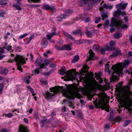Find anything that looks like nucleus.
Wrapping results in <instances>:
<instances>
[{
  "mask_svg": "<svg viewBox=\"0 0 132 132\" xmlns=\"http://www.w3.org/2000/svg\"><path fill=\"white\" fill-rule=\"evenodd\" d=\"M101 16L103 18V20L104 19L107 18L108 17V15L106 13H102L101 14Z\"/></svg>",
  "mask_w": 132,
  "mask_h": 132,
  "instance_id": "72a5a7b5",
  "label": "nucleus"
},
{
  "mask_svg": "<svg viewBox=\"0 0 132 132\" xmlns=\"http://www.w3.org/2000/svg\"><path fill=\"white\" fill-rule=\"evenodd\" d=\"M19 132H29L27 127L23 125L19 126Z\"/></svg>",
  "mask_w": 132,
  "mask_h": 132,
  "instance_id": "4468645a",
  "label": "nucleus"
},
{
  "mask_svg": "<svg viewBox=\"0 0 132 132\" xmlns=\"http://www.w3.org/2000/svg\"><path fill=\"white\" fill-rule=\"evenodd\" d=\"M120 51L118 50L117 51L113 52L112 54H111L110 56V58H113L117 56L118 55L120 54Z\"/></svg>",
  "mask_w": 132,
  "mask_h": 132,
  "instance_id": "6ab92c4d",
  "label": "nucleus"
},
{
  "mask_svg": "<svg viewBox=\"0 0 132 132\" xmlns=\"http://www.w3.org/2000/svg\"><path fill=\"white\" fill-rule=\"evenodd\" d=\"M46 37H47V38H48V40H49V41L50 42H51L52 43H55L53 39H51V38L52 37H50V36L48 37V36L47 35H46Z\"/></svg>",
  "mask_w": 132,
  "mask_h": 132,
  "instance_id": "58836bf2",
  "label": "nucleus"
},
{
  "mask_svg": "<svg viewBox=\"0 0 132 132\" xmlns=\"http://www.w3.org/2000/svg\"><path fill=\"white\" fill-rule=\"evenodd\" d=\"M5 56V55H3L2 54H0V60L2 59Z\"/></svg>",
  "mask_w": 132,
  "mask_h": 132,
  "instance_id": "052dcab7",
  "label": "nucleus"
},
{
  "mask_svg": "<svg viewBox=\"0 0 132 132\" xmlns=\"http://www.w3.org/2000/svg\"><path fill=\"white\" fill-rule=\"evenodd\" d=\"M90 2V0H80L79 5L81 6H83L85 4H89Z\"/></svg>",
  "mask_w": 132,
  "mask_h": 132,
  "instance_id": "a211bd4d",
  "label": "nucleus"
},
{
  "mask_svg": "<svg viewBox=\"0 0 132 132\" xmlns=\"http://www.w3.org/2000/svg\"><path fill=\"white\" fill-rule=\"evenodd\" d=\"M4 53V51L3 50V48L2 47H0V54H2Z\"/></svg>",
  "mask_w": 132,
  "mask_h": 132,
  "instance_id": "603ef678",
  "label": "nucleus"
},
{
  "mask_svg": "<svg viewBox=\"0 0 132 132\" xmlns=\"http://www.w3.org/2000/svg\"><path fill=\"white\" fill-rule=\"evenodd\" d=\"M89 55L87 56V59L86 60V61H87L91 60H95L96 59V56L95 55V54L92 50H89Z\"/></svg>",
  "mask_w": 132,
  "mask_h": 132,
  "instance_id": "9b49d317",
  "label": "nucleus"
},
{
  "mask_svg": "<svg viewBox=\"0 0 132 132\" xmlns=\"http://www.w3.org/2000/svg\"><path fill=\"white\" fill-rule=\"evenodd\" d=\"M109 21L108 20H106V21L105 23H104V25L106 27L108 26L109 24Z\"/></svg>",
  "mask_w": 132,
  "mask_h": 132,
  "instance_id": "13d9d810",
  "label": "nucleus"
},
{
  "mask_svg": "<svg viewBox=\"0 0 132 132\" xmlns=\"http://www.w3.org/2000/svg\"><path fill=\"white\" fill-rule=\"evenodd\" d=\"M63 47H64V50H67L68 51H70L71 50V47L70 46L68 45H65L64 46H63Z\"/></svg>",
  "mask_w": 132,
  "mask_h": 132,
  "instance_id": "a878e982",
  "label": "nucleus"
},
{
  "mask_svg": "<svg viewBox=\"0 0 132 132\" xmlns=\"http://www.w3.org/2000/svg\"><path fill=\"white\" fill-rule=\"evenodd\" d=\"M97 84L96 82H94L91 84L89 87V89L91 91H93L97 89Z\"/></svg>",
  "mask_w": 132,
  "mask_h": 132,
  "instance_id": "dca6fc26",
  "label": "nucleus"
},
{
  "mask_svg": "<svg viewBox=\"0 0 132 132\" xmlns=\"http://www.w3.org/2000/svg\"><path fill=\"white\" fill-rule=\"evenodd\" d=\"M14 60L16 63L17 69L22 72V67L23 66H22V65L23 64L26 63L25 60H27V59L22 56L17 55L15 58Z\"/></svg>",
  "mask_w": 132,
  "mask_h": 132,
  "instance_id": "20e7f679",
  "label": "nucleus"
},
{
  "mask_svg": "<svg viewBox=\"0 0 132 132\" xmlns=\"http://www.w3.org/2000/svg\"><path fill=\"white\" fill-rule=\"evenodd\" d=\"M105 71L106 72H108L109 74H110L111 73H112V75L111 76L110 79L111 81H114L116 80H118V78L117 76L115 75H117V74L115 72H113L112 70V67L111 68V70L109 69L110 67V65L108 64H106L105 66Z\"/></svg>",
  "mask_w": 132,
  "mask_h": 132,
  "instance_id": "423d86ee",
  "label": "nucleus"
},
{
  "mask_svg": "<svg viewBox=\"0 0 132 132\" xmlns=\"http://www.w3.org/2000/svg\"><path fill=\"white\" fill-rule=\"evenodd\" d=\"M63 34L66 37L70 39L73 41H75V44H80V40H75V39L74 37H72L68 33L66 32H63Z\"/></svg>",
  "mask_w": 132,
  "mask_h": 132,
  "instance_id": "f8f14e48",
  "label": "nucleus"
},
{
  "mask_svg": "<svg viewBox=\"0 0 132 132\" xmlns=\"http://www.w3.org/2000/svg\"><path fill=\"white\" fill-rule=\"evenodd\" d=\"M58 34V33H57L56 32H54L50 34L49 35H46L48 36V37L50 36L51 37H52L53 36L57 35Z\"/></svg>",
  "mask_w": 132,
  "mask_h": 132,
  "instance_id": "473e14b6",
  "label": "nucleus"
},
{
  "mask_svg": "<svg viewBox=\"0 0 132 132\" xmlns=\"http://www.w3.org/2000/svg\"><path fill=\"white\" fill-rule=\"evenodd\" d=\"M67 102L69 103V106L70 107H72L73 109H74L75 107L73 106V104L71 103L70 102L69 100H63V102Z\"/></svg>",
  "mask_w": 132,
  "mask_h": 132,
  "instance_id": "cd10ccee",
  "label": "nucleus"
},
{
  "mask_svg": "<svg viewBox=\"0 0 132 132\" xmlns=\"http://www.w3.org/2000/svg\"><path fill=\"white\" fill-rule=\"evenodd\" d=\"M88 68V66L87 65H84L81 71V73H83L87 72V69Z\"/></svg>",
  "mask_w": 132,
  "mask_h": 132,
  "instance_id": "393cba45",
  "label": "nucleus"
},
{
  "mask_svg": "<svg viewBox=\"0 0 132 132\" xmlns=\"http://www.w3.org/2000/svg\"><path fill=\"white\" fill-rule=\"evenodd\" d=\"M110 126V124L109 123H107L105 125V128L108 129L109 128Z\"/></svg>",
  "mask_w": 132,
  "mask_h": 132,
  "instance_id": "338daca9",
  "label": "nucleus"
},
{
  "mask_svg": "<svg viewBox=\"0 0 132 132\" xmlns=\"http://www.w3.org/2000/svg\"><path fill=\"white\" fill-rule=\"evenodd\" d=\"M31 78V76L29 75H27L23 78V80L26 83L28 84L30 83V80L29 79Z\"/></svg>",
  "mask_w": 132,
  "mask_h": 132,
  "instance_id": "aec40b11",
  "label": "nucleus"
},
{
  "mask_svg": "<svg viewBox=\"0 0 132 132\" xmlns=\"http://www.w3.org/2000/svg\"><path fill=\"white\" fill-rule=\"evenodd\" d=\"M24 121L25 123H28V119L27 118H24Z\"/></svg>",
  "mask_w": 132,
  "mask_h": 132,
  "instance_id": "0e129e2a",
  "label": "nucleus"
},
{
  "mask_svg": "<svg viewBox=\"0 0 132 132\" xmlns=\"http://www.w3.org/2000/svg\"><path fill=\"white\" fill-rule=\"evenodd\" d=\"M105 48H102L101 49H100V51L101 53L102 54H105Z\"/></svg>",
  "mask_w": 132,
  "mask_h": 132,
  "instance_id": "37998d69",
  "label": "nucleus"
},
{
  "mask_svg": "<svg viewBox=\"0 0 132 132\" xmlns=\"http://www.w3.org/2000/svg\"><path fill=\"white\" fill-rule=\"evenodd\" d=\"M109 44L110 46L112 47L114 46L115 45V44L113 41H112L110 42Z\"/></svg>",
  "mask_w": 132,
  "mask_h": 132,
  "instance_id": "c03bdc74",
  "label": "nucleus"
},
{
  "mask_svg": "<svg viewBox=\"0 0 132 132\" xmlns=\"http://www.w3.org/2000/svg\"><path fill=\"white\" fill-rule=\"evenodd\" d=\"M1 132H8V130L5 129V128H4V129H2L1 130Z\"/></svg>",
  "mask_w": 132,
  "mask_h": 132,
  "instance_id": "e2e57ef3",
  "label": "nucleus"
},
{
  "mask_svg": "<svg viewBox=\"0 0 132 132\" xmlns=\"http://www.w3.org/2000/svg\"><path fill=\"white\" fill-rule=\"evenodd\" d=\"M18 1L15 4H16V5H21V4L20 3L21 0H17Z\"/></svg>",
  "mask_w": 132,
  "mask_h": 132,
  "instance_id": "69168bd1",
  "label": "nucleus"
},
{
  "mask_svg": "<svg viewBox=\"0 0 132 132\" xmlns=\"http://www.w3.org/2000/svg\"><path fill=\"white\" fill-rule=\"evenodd\" d=\"M39 72V71L38 69L34 70L32 71V75L38 74Z\"/></svg>",
  "mask_w": 132,
  "mask_h": 132,
  "instance_id": "4c0bfd02",
  "label": "nucleus"
},
{
  "mask_svg": "<svg viewBox=\"0 0 132 132\" xmlns=\"http://www.w3.org/2000/svg\"><path fill=\"white\" fill-rule=\"evenodd\" d=\"M45 64L46 66H47L50 62V61L47 60H44Z\"/></svg>",
  "mask_w": 132,
  "mask_h": 132,
  "instance_id": "79ce46f5",
  "label": "nucleus"
},
{
  "mask_svg": "<svg viewBox=\"0 0 132 132\" xmlns=\"http://www.w3.org/2000/svg\"><path fill=\"white\" fill-rule=\"evenodd\" d=\"M11 46L9 45L7 46L6 47V49L7 50V51H9L11 49Z\"/></svg>",
  "mask_w": 132,
  "mask_h": 132,
  "instance_id": "4d7b16f0",
  "label": "nucleus"
},
{
  "mask_svg": "<svg viewBox=\"0 0 132 132\" xmlns=\"http://www.w3.org/2000/svg\"><path fill=\"white\" fill-rule=\"evenodd\" d=\"M8 70L7 69L4 68L2 69L1 71V74L3 75H6L8 73Z\"/></svg>",
  "mask_w": 132,
  "mask_h": 132,
  "instance_id": "4be33fe9",
  "label": "nucleus"
},
{
  "mask_svg": "<svg viewBox=\"0 0 132 132\" xmlns=\"http://www.w3.org/2000/svg\"><path fill=\"white\" fill-rule=\"evenodd\" d=\"M129 60H126L123 62L118 63L115 65H113L112 67V71L116 72L118 76L122 75L123 74L122 72L123 68L129 65Z\"/></svg>",
  "mask_w": 132,
  "mask_h": 132,
  "instance_id": "f03ea898",
  "label": "nucleus"
},
{
  "mask_svg": "<svg viewBox=\"0 0 132 132\" xmlns=\"http://www.w3.org/2000/svg\"><path fill=\"white\" fill-rule=\"evenodd\" d=\"M73 12L72 9H68L66 10L64 14H61L57 17V20L59 22L62 21L63 19L66 18V16L71 15Z\"/></svg>",
  "mask_w": 132,
  "mask_h": 132,
  "instance_id": "0eeeda50",
  "label": "nucleus"
},
{
  "mask_svg": "<svg viewBox=\"0 0 132 132\" xmlns=\"http://www.w3.org/2000/svg\"><path fill=\"white\" fill-rule=\"evenodd\" d=\"M128 5V3H125L123 4L122 2L120 3L119 4H117L116 6V7L118 10H125L126 8Z\"/></svg>",
  "mask_w": 132,
  "mask_h": 132,
  "instance_id": "ddd939ff",
  "label": "nucleus"
},
{
  "mask_svg": "<svg viewBox=\"0 0 132 132\" xmlns=\"http://www.w3.org/2000/svg\"><path fill=\"white\" fill-rule=\"evenodd\" d=\"M65 67H62L59 71V73L61 75H63L65 74L66 78L70 80H73L76 79V75L78 74V73L76 72V69H72L66 72L65 71Z\"/></svg>",
  "mask_w": 132,
  "mask_h": 132,
  "instance_id": "7ed1b4c3",
  "label": "nucleus"
},
{
  "mask_svg": "<svg viewBox=\"0 0 132 132\" xmlns=\"http://www.w3.org/2000/svg\"><path fill=\"white\" fill-rule=\"evenodd\" d=\"M79 59V57L78 55H76L74 57V59L72 60V62L73 63L77 62Z\"/></svg>",
  "mask_w": 132,
  "mask_h": 132,
  "instance_id": "c85d7f7f",
  "label": "nucleus"
},
{
  "mask_svg": "<svg viewBox=\"0 0 132 132\" xmlns=\"http://www.w3.org/2000/svg\"><path fill=\"white\" fill-rule=\"evenodd\" d=\"M128 16H125L124 17V19L125 20V22H127L128 20Z\"/></svg>",
  "mask_w": 132,
  "mask_h": 132,
  "instance_id": "6e6d98bb",
  "label": "nucleus"
},
{
  "mask_svg": "<svg viewBox=\"0 0 132 132\" xmlns=\"http://www.w3.org/2000/svg\"><path fill=\"white\" fill-rule=\"evenodd\" d=\"M100 47L97 44H95L94 45L92 49L94 51L98 52L100 51Z\"/></svg>",
  "mask_w": 132,
  "mask_h": 132,
  "instance_id": "412c9836",
  "label": "nucleus"
},
{
  "mask_svg": "<svg viewBox=\"0 0 132 132\" xmlns=\"http://www.w3.org/2000/svg\"><path fill=\"white\" fill-rule=\"evenodd\" d=\"M122 28L123 29H126L128 27V25L124 24L123 25L122 27Z\"/></svg>",
  "mask_w": 132,
  "mask_h": 132,
  "instance_id": "5fc2aeb1",
  "label": "nucleus"
},
{
  "mask_svg": "<svg viewBox=\"0 0 132 132\" xmlns=\"http://www.w3.org/2000/svg\"><path fill=\"white\" fill-rule=\"evenodd\" d=\"M47 119H45L42 120L41 121V122L40 123L41 125H42L43 126H44L45 123V122H46L47 121Z\"/></svg>",
  "mask_w": 132,
  "mask_h": 132,
  "instance_id": "ea45409f",
  "label": "nucleus"
},
{
  "mask_svg": "<svg viewBox=\"0 0 132 132\" xmlns=\"http://www.w3.org/2000/svg\"><path fill=\"white\" fill-rule=\"evenodd\" d=\"M41 82L43 84L47 85V82L46 80H41Z\"/></svg>",
  "mask_w": 132,
  "mask_h": 132,
  "instance_id": "3c124183",
  "label": "nucleus"
},
{
  "mask_svg": "<svg viewBox=\"0 0 132 132\" xmlns=\"http://www.w3.org/2000/svg\"><path fill=\"white\" fill-rule=\"evenodd\" d=\"M27 6L31 7H32L34 8H36L35 5L33 4L28 5Z\"/></svg>",
  "mask_w": 132,
  "mask_h": 132,
  "instance_id": "680f3d73",
  "label": "nucleus"
},
{
  "mask_svg": "<svg viewBox=\"0 0 132 132\" xmlns=\"http://www.w3.org/2000/svg\"><path fill=\"white\" fill-rule=\"evenodd\" d=\"M42 61L41 59L39 58L37 59L35 62V64L36 66L39 68H43L45 69L46 66H45L44 64H41Z\"/></svg>",
  "mask_w": 132,
  "mask_h": 132,
  "instance_id": "9d476101",
  "label": "nucleus"
},
{
  "mask_svg": "<svg viewBox=\"0 0 132 132\" xmlns=\"http://www.w3.org/2000/svg\"><path fill=\"white\" fill-rule=\"evenodd\" d=\"M108 96L106 95H103L101 97V101L103 102L101 104V108L103 110L105 109H109L110 107L106 103L103 104V103L108 98Z\"/></svg>",
  "mask_w": 132,
  "mask_h": 132,
  "instance_id": "6e6552de",
  "label": "nucleus"
},
{
  "mask_svg": "<svg viewBox=\"0 0 132 132\" xmlns=\"http://www.w3.org/2000/svg\"><path fill=\"white\" fill-rule=\"evenodd\" d=\"M56 65L55 62L51 63L50 65V67L51 68H54L56 66Z\"/></svg>",
  "mask_w": 132,
  "mask_h": 132,
  "instance_id": "49530a36",
  "label": "nucleus"
},
{
  "mask_svg": "<svg viewBox=\"0 0 132 132\" xmlns=\"http://www.w3.org/2000/svg\"><path fill=\"white\" fill-rule=\"evenodd\" d=\"M42 7L43 8V9L46 10H50L52 12L54 11V8L53 7L50 6L48 5L45 4L43 5Z\"/></svg>",
  "mask_w": 132,
  "mask_h": 132,
  "instance_id": "2eb2a0df",
  "label": "nucleus"
},
{
  "mask_svg": "<svg viewBox=\"0 0 132 132\" xmlns=\"http://www.w3.org/2000/svg\"><path fill=\"white\" fill-rule=\"evenodd\" d=\"M129 38L130 42L132 44V35L129 36Z\"/></svg>",
  "mask_w": 132,
  "mask_h": 132,
  "instance_id": "774afa93",
  "label": "nucleus"
},
{
  "mask_svg": "<svg viewBox=\"0 0 132 132\" xmlns=\"http://www.w3.org/2000/svg\"><path fill=\"white\" fill-rule=\"evenodd\" d=\"M4 87V86L3 84H2L1 86L0 87V94H1L2 92L3 89Z\"/></svg>",
  "mask_w": 132,
  "mask_h": 132,
  "instance_id": "8fccbe9b",
  "label": "nucleus"
},
{
  "mask_svg": "<svg viewBox=\"0 0 132 132\" xmlns=\"http://www.w3.org/2000/svg\"><path fill=\"white\" fill-rule=\"evenodd\" d=\"M29 2H34L38 3L41 1L40 0H28Z\"/></svg>",
  "mask_w": 132,
  "mask_h": 132,
  "instance_id": "a18cd8bd",
  "label": "nucleus"
},
{
  "mask_svg": "<svg viewBox=\"0 0 132 132\" xmlns=\"http://www.w3.org/2000/svg\"><path fill=\"white\" fill-rule=\"evenodd\" d=\"M111 23L110 26L111 27L110 29V31L111 32H114L115 31L116 28L113 27H118L122 24L123 21L120 18L116 19L113 18L111 21Z\"/></svg>",
  "mask_w": 132,
  "mask_h": 132,
  "instance_id": "39448f33",
  "label": "nucleus"
},
{
  "mask_svg": "<svg viewBox=\"0 0 132 132\" xmlns=\"http://www.w3.org/2000/svg\"><path fill=\"white\" fill-rule=\"evenodd\" d=\"M79 40L80 44L83 43H86L88 41L87 40H84V39H79Z\"/></svg>",
  "mask_w": 132,
  "mask_h": 132,
  "instance_id": "c9c22d12",
  "label": "nucleus"
},
{
  "mask_svg": "<svg viewBox=\"0 0 132 132\" xmlns=\"http://www.w3.org/2000/svg\"><path fill=\"white\" fill-rule=\"evenodd\" d=\"M51 92L53 93H51L47 91L44 94V96L47 100L53 98L54 94H56L59 92L62 93L63 96L66 97L68 99L72 100L75 97L79 98L80 96V94L78 92H72L70 89L65 87L63 88V87H56V88L52 87L50 88Z\"/></svg>",
  "mask_w": 132,
  "mask_h": 132,
  "instance_id": "f257e3e1",
  "label": "nucleus"
},
{
  "mask_svg": "<svg viewBox=\"0 0 132 132\" xmlns=\"http://www.w3.org/2000/svg\"><path fill=\"white\" fill-rule=\"evenodd\" d=\"M90 19L89 17H88L84 19V20L85 22H88L90 21Z\"/></svg>",
  "mask_w": 132,
  "mask_h": 132,
  "instance_id": "09e8293b",
  "label": "nucleus"
},
{
  "mask_svg": "<svg viewBox=\"0 0 132 132\" xmlns=\"http://www.w3.org/2000/svg\"><path fill=\"white\" fill-rule=\"evenodd\" d=\"M101 18L100 17H98L97 18H96L95 20V22L96 23H98L100 21Z\"/></svg>",
  "mask_w": 132,
  "mask_h": 132,
  "instance_id": "a19ab883",
  "label": "nucleus"
},
{
  "mask_svg": "<svg viewBox=\"0 0 132 132\" xmlns=\"http://www.w3.org/2000/svg\"><path fill=\"white\" fill-rule=\"evenodd\" d=\"M72 33L74 35L82 34L81 31L80 30H74L72 32Z\"/></svg>",
  "mask_w": 132,
  "mask_h": 132,
  "instance_id": "c756f323",
  "label": "nucleus"
},
{
  "mask_svg": "<svg viewBox=\"0 0 132 132\" xmlns=\"http://www.w3.org/2000/svg\"><path fill=\"white\" fill-rule=\"evenodd\" d=\"M28 35V34H22L19 36V38L20 39H22V38L26 37L27 36V35Z\"/></svg>",
  "mask_w": 132,
  "mask_h": 132,
  "instance_id": "de8ad7c7",
  "label": "nucleus"
},
{
  "mask_svg": "<svg viewBox=\"0 0 132 132\" xmlns=\"http://www.w3.org/2000/svg\"><path fill=\"white\" fill-rule=\"evenodd\" d=\"M105 48L106 50L108 51H110L111 50V49L108 46H106Z\"/></svg>",
  "mask_w": 132,
  "mask_h": 132,
  "instance_id": "bf43d9fd",
  "label": "nucleus"
},
{
  "mask_svg": "<svg viewBox=\"0 0 132 132\" xmlns=\"http://www.w3.org/2000/svg\"><path fill=\"white\" fill-rule=\"evenodd\" d=\"M5 12L4 11H1L0 12V16L3 17L4 15L5 14Z\"/></svg>",
  "mask_w": 132,
  "mask_h": 132,
  "instance_id": "864d4df0",
  "label": "nucleus"
},
{
  "mask_svg": "<svg viewBox=\"0 0 132 132\" xmlns=\"http://www.w3.org/2000/svg\"><path fill=\"white\" fill-rule=\"evenodd\" d=\"M6 116H7V117L8 118H11L13 116V114L12 113H7V114H5Z\"/></svg>",
  "mask_w": 132,
  "mask_h": 132,
  "instance_id": "e433bc0d",
  "label": "nucleus"
},
{
  "mask_svg": "<svg viewBox=\"0 0 132 132\" xmlns=\"http://www.w3.org/2000/svg\"><path fill=\"white\" fill-rule=\"evenodd\" d=\"M13 6L19 11H20L21 10V6L19 5H16V4H13Z\"/></svg>",
  "mask_w": 132,
  "mask_h": 132,
  "instance_id": "f704fd0d",
  "label": "nucleus"
},
{
  "mask_svg": "<svg viewBox=\"0 0 132 132\" xmlns=\"http://www.w3.org/2000/svg\"><path fill=\"white\" fill-rule=\"evenodd\" d=\"M86 34L88 37L91 38L93 36V34L91 32L89 31L87 27L86 28Z\"/></svg>",
  "mask_w": 132,
  "mask_h": 132,
  "instance_id": "5701e85b",
  "label": "nucleus"
},
{
  "mask_svg": "<svg viewBox=\"0 0 132 132\" xmlns=\"http://www.w3.org/2000/svg\"><path fill=\"white\" fill-rule=\"evenodd\" d=\"M46 38L44 37L43 38L41 41L42 47L43 48H45L48 45V42L46 41Z\"/></svg>",
  "mask_w": 132,
  "mask_h": 132,
  "instance_id": "f3484780",
  "label": "nucleus"
},
{
  "mask_svg": "<svg viewBox=\"0 0 132 132\" xmlns=\"http://www.w3.org/2000/svg\"><path fill=\"white\" fill-rule=\"evenodd\" d=\"M126 14V13L125 11H122L120 10H118L117 11H115L114 13V16L116 18L115 19H117L120 18L119 17L120 15H121L122 16H123Z\"/></svg>",
  "mask_w": 132,
  "mask_h": 132,
  "instance_id": "1a4fd4ad",
  "label": "nucleus"
},
{
  "mask_svg": "<svg viewBox=\"0 0 132 132\" xmlns=\"http://www.w3.org/2000/svg\"><path fill=\"white\" fill-rule=\"evenodd\" d=\"M122 36V34L120 32L118 31L117 33L115 34L114 37L115 38L118 39Z\"/></svg>",
  "mask_w": 132,
  "mask_h": 132,
  "instance_id": "b1692460",
  "label": "nucleus"
},
{
  "mask_svg": "<svg viewBox=\"0 0 132 132\" xmlns=\"http://www.w3.org/2000/svg\"><path fill=\"white\" fill-rule=\"evenodd\" d=\"M7 3L5 0H1L0 1V5H5L7 4Z\"/></svg>",
  "mask_w": 132,
  "mask_h": 132,
  "instance_id": "2f4dec72",
  "label": "nucleus"
},
{
  "mask_svg": "<svg viewBox=\"0 0 132 132\" xmlns=\"http://www.w3.org/2000/svg\"><path fill=\"white\" fill-rule=\"evenodd\" d=\"M55 48L57 50L62 51L64 50V47L63 46H60L59 47L57 45H56L54 46Z\"/></svg>",
  "mask_w": 132,
  "mask_h": 132,
  "instance_id": "bb28decb",
  "label": "nucleus"
},
{
  "mask_svg": "<svg viewBox=\"0 0 132 132\" xmlns=\"http://www.w3.org/2000/svg\"><path fill=\"white\" fill-rule=\"evenodd\" d=\"M131 121L130 120H126L123 123V127H124L127 126L130 123Z\"/></svg>",
  "mask_w": 132,
  "mask_h": 132,
  "instance_id": "7c9ffc66",
  "label": "nucleus"
}]
</instances>
